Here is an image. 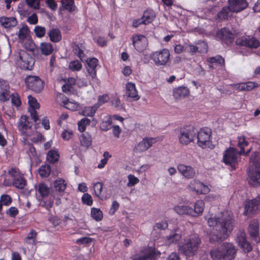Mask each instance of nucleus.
Wrapping results in <instances>:
<instances>
[{
  "instance_id": "58",
  "label": "nucleus",
  "mask_w": 260,
  "mask_h": 260,
  "mask_svg": "<svg viewBox=\"0 0 260 260\" xmlns=\"http://www.w3.org/2000/svg\"><path fill=\"white\" fill-rule=\"evenodd\" d=\"M82 201L84 204L88 206H91L92 204V199L91 196L88 193H84L82 197Z\"/></svg>"
},
{
  "instance_id": "50",
  "label": "nucleus",
  "mask_w": 260,
  "mask_h": 260,
  "mask_svg": "<svg viewBox=\"0 0 260 260\" xmlns=\"http://www.w3.org/2000/svg\"><path fill=\"white\" fill-rule=\"evenodd\" d=\"M69 68L73 71H78L81 69L82 64L79 60H74L70 63Z\"/></svg>"
},
{
  "instance_id": "13",
  "label": "nucleus",
  "mask_w": 260,
  "mask_h": 260,
  "mask_svg": "<svg viewBox=\"0 0 260 260\" xmlns=\"http://www.w3.org/2000/svg\"><path fill=\"white\" fill-rule=\"evenodd\" d=\"M37 191L39 194V200L41 201L40 204L46 209H49V202L47 200L49 196V187L45 183H40L38 184Z\"/></svg>"
},
{
  "instance_id": "16",
  "label": "nucleus",
  "mask_w": 260,
  "mask_h": 260,
  "mask_svg": "<svg viewBox=\"0 0 260 260\" xmlns=\"http://www.w3.org/2000/svg\"><path fill=\"white\" fill-rule=\"evenodd\" d=\"M241 154L236 148L230 147L225 151L223 158L224 162L232 167L237 162L238 155Z\"/></svg>"
},
{
  "instance_id": "60",
  "label": "nucleus",
  "mask_w": 260,
  "mask_h": 260,
  "mask_svg": "<svg viewBox=\"0 0 260 260\" xmlns=\"http://www.w3.org/2000/svg\"><path fill=\"white\" fill-rule=\"evenodd\" d=\"M239 142L238 143V146L240 148V150L239 152L241 153L244 152V146H247L248 145V142L245 141L244 137H239Z\"/></svg>"
},
{
  "instance_id": "3",
  "label": "nucleus",
  "mask_w": 260,
  "mask_h": 260,
  "mask_svg": "<svg viewBox=\"0 0 260 260\" xmlns=\"http://www.w3.org/2000/svg\"><path fill=\"white\" fill-rule=\"evenodd\" d=\"M201 240L196 234H191L184 240V243L179 246V250L186 257H191L197 254Z\"/></svg>"
},
{
  "instance_id": "57",
  "label": "nucleus",
  "mask_w": 260,
  "mask_h": 260,
  "mask_svg": "<svg viewBox=\"0 0 260 260\" xmlns=\"http://www.w3.org/2000/svg\"><path fill=\"white\" fill-rule=\"evenodd\" d=\"M198 51L200 53H206L208 51V45L206 42L202 41L198 44Z\"/></svg>"
},
{
  "instance_id": "32",
  "label": "nucleus",
  "mask_w": 260,
  "mask_h": 260,
  "mask_svg": "<svg viewBox=\"0 0 260 260\" xmlns=\"http://www.w3.org/2000/svg\"><path fill=\"white\" fill-rule=\"evenodd\" d=\"M189 94V89L186 87H179L173 91V96L176 100L185 98Z\"/></svg>"
},
{
  "instance_id": "51",
  "label": "nucleus",
  "mask_w": 260,
  "mask_h": 260,
  "mask_svg": "<svg viewBox=\"0 0 260 260\" xmlns=\"http://www.w3.org/2000/svg\"><path fill=\"white\" fill-rule=\"evenodd\" d=\"M61 2L66 10L71 12L74 10L73 0H61Z\"/></svg>"
},
{
  "instance_id": "45",
  "label": "nucleus",
  "mask_w": 260,
  "mask_h": 260,
  "mask_svg": "<svg viewBox=\"0 0 260 260\" xmlns=\"http://www.w3.org/2000/svg\"><path fill=\"white\" fill-rule=\"evenodd\" d=\"M59 158V153L57 149L50 150V164L57 162Z\"/></svg>"
},
{
  "instance_id": "49",
  "label": "nucleus",
  "mask_w": 260,
  "mask_h": 260,
  "mask_svg": "<svg viewBox=\"0 0 260 260\" xmlns=\"http://www.w3.org/2000/svg\"><path fill=\"white\" fill-rule=\"evenodd\" d=\"M168 226V223L166 221H162L161 222L156 223L153 228V230L152 232L153 234L156 230H165L167 229Z\"/></svg>"
},
{
  "instance_id": "33",
  "label": "nucleus",
  "mask_w": 260,
  "mask_h": 260,
  "mask_svg": "<svg viewBox=\"0 0 260 260\" xmlns=\"http://www.w3.org/2000/svg\"><path fill=\"white\" fill-rule=\"evenodd\" d=\"M155 17V15L152 10H147L144 11L141 19L144 24H149L153 21Z\"/></svg>"
},
{
  "instance_id": "36",
  "label": "nucleus",
  "mask_w": 260,
  "mask_h": 260,
  "mask_svg": "<svg viewBox=\"0 0 260 260\" xmlns=\"http://www.w3.org/2000/svg\"><path fill=\"white\" fill-rule=\"evenodd\" d=\"M61 39V35L59 29H52L50 31V40L53 42H59Z\"/></svg>"
},
{
  "instance_id": "20",
  "label": "nucleus",
  "mask_w": 260,
  "mask_h": 260,
  "mask_svg": "<svg viewBox=\"0 0 260 260\" xmlns=\"http://www.w3.org/2000/svg\"><path fill=\"white\" fill-rule=\"evenodd\" d=\"M248 232L251 238L256 242H258L259 240L258 222L256 219L252 220L248 228Z\"/></svg>"
},
{
  "instance_id": "40",
  "label": "nucleus",
  "mask_w": 260,
  "mask_h": 260,
  "mask_svg": "<svg viewBox=\"0 0 260 260\" xmlns=\"http://www.w3.org/2000/svg\"><path fill=\"white\" fill-rule=\"evenodd\" d=\"M207 61L210 63H216L222 67L224 66V59L220 55H216L214 57L207 58Z\"/></svg>"
},
{
  "instance_id": "27",
  "label": "nucleus",
  "mask_w": 260,
  "mask_h": 260,
  "mask_svg": "<svg viewBox=\"0 0 260 260\" xmlns=\"http://www.w3.org/2000/svg\"><path fill=\"white\" fill-rule=\"evenodd\" d=\"M75 84L76 79L73 77L69 78L62 87L63 92L69 95L74 94L76 92L73 86Z\"/></svg>"
},
{
  "instance_id": "24",
  "label": "nucleus",
  "mask_w": 260,
  "mask_h": 260,
  "mask_svg": "<svg viewBox=\"0 0 260 260\" xmlns=\"http://www.w3.org/2000/svg\"><path fill=\"white\" fill-rule=\"evenodd\" d=\"M154 142V140L152 138L143 139L140 142L137 146L135 148V151L136 152L140 153L146 151L150 148Z\"/></svg>"
},
{
  "instance_id": "48",
  "label": "nucleus",
  "mask_w": 260,
  "mask_h": 260,
  "mask_svg": "<svg viewBox=\"0 0 260 260\" xmlns=\"http://www.w3.org/2000/svg\"><path fill=\"white\" fill-rule=\"evenodd\" d=\"M39 174L42 178L47 177L49 176V164L41 166L39 169Z\"/></svg>"
},
{
  "instance_id": "28",
  "label": "nucleus",
  "mask_w": 260,
  "mask_h": 260,
  "mask_svg": "<svg viewBox=\"0 0 260 260\" xmlns=\"http://www.w3.org/2000/svg\"><path fill=\"white\" fill-rule=\"evenodd\" d=\"M86 69L88 74L92 78H94L96 76V68L98 65V60L95 58L87 59Z\"/></svg>"
},
{
  "instance_id": "55",
  "label": "nucleus",
  "mask_w": 260,
  "mask_h": 260,
  "mask_svg": "<svg viewBox=\"0 0 260 260\" xmlns=\"http://www.w3.org/2000/svg\"><path fill=\"white\" fill-rule=\"evenodd\" d=\"M34 31L37 37L42 38L44 37L46 33V29L45 27L36 26L35 28Z\"/></svg>"
},
{
  "instance_id": "52",
  "label": "nucleus",
  "mask_w": 260,
  "mask_h": 260,
  "mask_svg": "<svg viewBox=\"0 0 260 260\" xmlns=\"http://www.w3.org/2000/svg\"><path fill=\"white\" fill-rule=\"evenodd\" d=\"M29 29L27 26L21 28L18 32V38L20 40H24L28 35Z\"/></svg>"
},
{
  "instance_id": "5",
  "label": "nucleus",
  "mask_w": 260,
  "mask_h": 260,
  "mask_svg": "<svg viewBox=\"0 0 260 260\" xmlns=\"http://www.w3.org/2000/svg\"><path fill=\"white\" fill-rule=\"evenodd\" d=\"M258 160L259 155L257 152L252 153L249 158V183L254 186L260 184V162Z\"/></svg>"
},
{
  "instance_id": "10",
  "label": "nucleus",
  "mask_w": 260,
  "mask_h": 260,
  "mask_svg": "<svg viewBox=\"0 0 260 260\" xmlns=\"http://www.w3.org/2000/svg\"><path fill=\"white\" fill-rule=\"evenodd\" d=\"M18 62L21 69L31 70L35 64V60L26 52L22 51L19 53Z\"/></svg>"
},
{
  "instance_id": "7",
  "label": "nucleus",
  "mask_w": 260,
  "mask_h": 260,
  "mask_svg": "<svg viewBox=\"0 0 260 260\" xmlns=\"http://www.w3.org/2000/svg\"><path fill=\"white\" fill-rule=\"evenodd\" d=\"M170 52L167 49H162L151 53L150 58L157 66H166L170 60Z\"/></svg>"
},
{
  "instance_id": "14",
  "label": "nucleus",
  "mask_w": 260,
  "mask_h": 260,
  "mask_svg": "<svg viewBox=\"0 0 260 260\" xmlns=\"http://www.w3.org/2000/svg\"><path fill=\"white\" fill-rule=\"evenodd\" d=\"M236 43L238 45L245 46L250 48H256L260 44L257 39L249 36H242L237 38Z\"/></svg>"
},
{
  "instance_id": "23",
  "label": "nucleus",
  "mask_w": 260,
  "mask_h": 260,
  "mask_svg": "<svg viewBox=\"0 0 260 260\" xmlns=\"http://www.w3.org/2000/svg\"><path fill=\"white\" fill-rule=\"evenodd\" d=\"M133 44L135 48L139 52H142L146 47V38L143 35H136L132 37Z\"/></svg>"
},
{
  "instance_id": "21",
  "label": "nucleus",
  "mask_w": 260,
  "mask_h": 260,
  "mask_svg": "<svg viewBox=\"0 0 260 260\" xmlns=\"http://www.w3.org/2000/svg\"><path fill=\"white\" fill-rule=\"evenodd\" d=\"M188 188L192 191H194L198 194L206 193L208 191V188L202 182L193 180L188 185Z\"/></svg>"
},
{
  "instance_id": "30",
  "label": "nucleus",
  "mask_w": 260,
  "mask_h": 260,
  "mask_svg": "<svg viewBox=\"0 0 260 260\" xmlns=\"http://www.w3.org/2000/svg\"><path fill=\"white\" fill-rule=\"evenodd\" d=\"M174 211L178 214L183 215H193V211L192 208L187 205H178L173 208Z\"/></svg>"
},
{
  "instance_id": "42",
  "label": "nucleus",
  "mask_w": 260,
  "mask_h": 260,
  "mask_svg": "<svg viewBox=\"0 0 260 260\" xmlns=\"http://www.w3.org/2000/svg\"><path fill=\"white\" fill-rule=\"evenodd\" d=\"M231 12L230 8L229 5L227 7H224L217 14L218 17L221 20H226L230 17Z\"/></svg>"
},
{
  "instance_id": "46",
  "label": "nucleus",
  "mask_w": 260,
  "mask_h": 260,
  "mask_svg": "<svg viewBox=\"0 0 260 260\" xmlns=\"http://www.w3.org/2000/svg\"><path fill=\"white\" fill-rule=\"evenodd\" d=\"M91 215L93 219L98 221H101L103 218L102 211L97 208H93L91 209Z\"/></svg>"
},
{
  "instance_id": "34",
  "label": "nucleus",
  "mask_w": 260,
  "mask_h": 260,
  "mask_svg": "<svg viewBox=\"0 0 260 260\" xmlns=\"http://www.w3.org/2000/svg\"><path fill=\"white\" fill-rule=\"evenodd\" d=\"M160 254L156 252L154 248H149L146 254L143 256L140 257L138 260H156V256Z\"/></svg>"
},
{
  "instance_id": "17",
  "label": "nucleus",
  "mask_w": 260,
  "mask_h": 260,
  "mask_svg": "<svg viewBox=\"0 0 260 260\" xmlns=\"http://www.w3.org/2000/svg\"><path fill=\"white\" fill-rule=\"evenodd\" d=\"M28 104L29 105L28 111L30 113L31 119L35 122L39 120L37 110L40 108V104L37 99L31 95L28 96Z\"/></svg>"
},
{
  "instance_id": "15",
  "label": "nucleus",
  "mask_w": 260,
  "mask_h": 260,
  "mask_svg": "<svg viewBox=\"0 0 260 260\" xmlns=\"http://www.w3.org/2000/svg\"><path fill=\"white\" fill-rule=\"evenodd\" d=\"M198 144L199 146L205 148L210 144L211 132L208 128L201 129L198 132Z\"/></svg>"
},
{
  "instance_id": "61",
  "label": "nucleus",
  "mask_w": 260,
  "mask_h": 260,
  "mask_svg": "<svg viewBox=\"0 0 260 260\" xmlns=\"http://www.w3.org/2000/svg\"><path fill=\"white\" fill-rule=\"evenodd\" d=\"M184 48L185 52H189L192 54L198 52L197 46L185 44H184Z\"/></svg>"
},
{
  "instance_id": "64",
  "label": "nucleus",
  "mask_w": 260,
  "mask_h": 260,
  "mask_svg": "<svg viewBox=\"0 0 260 260\" xmlns=\"http://www.w3.org/2000/svg\"><path fill=\"white\" fill-rule=\"evenodd\" d=\"M181 239V236L178 234H174L170 235L168 238V240L169 243H177Z\"/></svg>"
},
{
  "instance_id": "2",
  "label": "nucleus",
  "mask_w": 260,
  "mask_h": 260,
  "mask_svg": "<svg viewBox=\"0 0 260 260\" xmlns=\"http://www.w3.org/2000/svg\"><path fill=\"white\" fill-rule=\"evenodd\" d=\"M237 249L231 243H223L218 248L211 250L210 255L213 260H232L236 254Z\"/></svg>"
},
{
  "instance_id": "41",
  "label": "nucleus",
  "mask_w": 260,
  "mask_h": 260,
  "mask_svg": "<svg viewBox=\"0 0 260 260\" xmlns=\"http://www.w3.org/2000/svg\"><path fill=\"white\" fill-rule=\"evenodd\" d=\"M80 142L82 145L89 147L91 144V138L87 133L82 134L80 137Z\"/></svg>"
},
{
  "instance_id": "4",
  "label": "nucleus",
  "mask_w": 260,
  "mask_h": 260,
  "mask_svg": "<svg viewBox=\"0 0 260 260\" xmlns=\"http://www.w3.org/2000/svg\"><path fill=\"white\" fill-rule=\"evenodd\" d=\"M8 174L11 177V179H4L3 184L5 186H13L16 188L23 189L26 186L27 180L18 168H10L8 170Z\"/></svg>"
},
{
  "instance_id": "29",
  "label": "nucleus",
  "mask_w": 260,
  "mask_h": 260,
  "mask_svg": "<svg viewBox=\"0 0 260 260\" xmlns=\"http://www.w3.org/2000/svg\"><path fill=\"white\" fill-rule=\"evenodd\" d=\"M125 94L127 96L132 98L134 101H138L140 99L135 85L131 82L127 83L126 85Z\"/></svg>"
},
{
  "instance_id": "47",
  "label": "nucleus",
  "mask_w": 260,
  "mask_h": 260,
  "mask_svg": "<svg viewBox=\"0 0 260 260\" xmlns=\"http://www.w3.org/2000/svg\"><path fill=\"white\" fill-rule=\"evenodd\" d=\"M37 237L36 232L32 229L27 235V236L25 238V242L28 244H34L36 241Z\"/></svg>"
},
{
  "instance_id": "37",
  "label": "nucleus",
  "mask_w": 260,
  "mask_h": 260,
  "mask_svg": "<svg viewBox=\"0 0 260 260\" xmlns=\"http://www.w3.org/2000/svg\"><path fill=\"white\" fill-rule=\"evenodd\" d=\"M99 107L100 105L99 104H95L91 107H85L83 111V115L86 116L92 117Z\"/></svg>"
},
{
  "instance_id": "9",
  "label": "nucleus",
  "mask_w": 260,
  "mask_h": 260,
  "mask_svg": "<svg viewBox=\"0 0 260 260\" xmlns=\"http://www.w3.org/2000/svg\"><path fill=\"white\" fill-rule=\"evenodd\" d=\"M27 87L37 93L40 92L44 88V83L39 76L28 75L25 79Z\"/></svg>"
},
{
  "instance_id": "6",
  "label": "nucleus",
  "mask_w": 260,
  "mask_h": 260,
  "mask_svg": "<svg viewBox=\"0 0 260 260\" xmlns=\"http://www.w3.org/2000/svg\"><path fill=\"white\" fill-rule=\"evenodd\" d=\"M197 133V130L193 126L186 125L181 127L178 134L179 142L182 145H188L193 141Z\"/></svg>"
},
{
  "instance_id": "63",
  "label": "nucleus",
  "mask_w": 260,
  "mask_h": 260,
  "mask_svg": "<svg viewBox=\"0 0 260 260\" xmlns=\"http://www.w3.org/2000/svg\"><path fill=\"white\" fill-rule=\"evenodd\" d=\"M6 214L11 217H15L19 213L18 209L15 207H11L6 212Z\"/></svg>"
},
{
  "instance_id": "31",
  "label": "nucleus",
  "mask_w": 260,
  "mask_h": 260,
  "mask_svg": "<svg viewBox=\"0 0 260 260\" xmlns=\"http://www.w3.org/2000/svg\"><path fill=\"white\" fill-rule=\"evenodd\" d=\"M0 23L5 28H10L17 24V20L15 17H2L0 18Z\"/></svg>"
},
{
  "instance_id": "25",
  "label": "nucleus",
  "mask_w": 260,
  "mask_h": 260,
  "mask_svg": "<svg viewBox=\"0 0 260 260\" xmlns=\"http://www.w3.org/2000/svg\"><path fill=\"white\" fill-rule=\"evenodd\" d=\"M52 181L53 183L51 188L53 191L61 193L64 191L67 187V182L64 179L58 178Z\"/></svg>"
},
{
  "instance_id": "1",
  "label": "nucleus",
  "mask_w": 260,
  "mask_h": 260,
  "mask_svg": "<svg viewBox=\"0 0 260 260\" xmlns=\"http://www.w3.org/2000/svg\"><path fill=\"white\" fill-rule=\"evenodd\" d=\"M234 219L230 212L224 211L219 217H210L207 220L209 226H213L212 233L216 240H223L227 238L234 227Z\"/></svg>"
},
{
  "instance_id": "19",
  "label": "nucleus",
  "mask_w": 260,
  "mask_h": 260,
  "mask_svg": "<svg viewBox=\"0 0 260 260\" xmlns=\"http://www.w3.org/2000/svg\"><path fill=\"white\" fill-rule=\"evenodd\" d=\"M179 172L187 179L193 178L196 175V171L190 166L179 164L177 166Z\"/></svg>"
},
{
  "instance_id": "39",
  "label": "nucleus",
  "mask_w": 260,
  "mask_h": 260,
  "mask_svg": "<svg viewBox=\"0 0 260 260\" xmlns=\"http://www.w3.org/2000/svg\"><path fill=\"white\" fill-rule=\"evenodd\" d=\"M112 119L110 116H107L100 124L102 130L107 131L112 127Z\"/></svg>"
},
{
  "instance_id": "22",
  "label": "nucleus",
  "mask_w": 260,
  "mask_h": 260,
  "mask_svg": "<svg viewBox=\"0 0 260 260\" xmlns=\"http://www.w3.org/2000/svg\"><path fill=\"white\" fill-rule=\"evenodd\" d=\"M217 37L227 44L234 41V35L225 28H222L217 32Z\"/></svg>"
},
{
  "instance_id": "56",
  "label": "nucleus",
  "mask_w": 260,
  "mask_h": 260,
  "mask_svg": "<svg viewBox=\"0 0 260 260\" xmlns=\"http://www.w3.org/2000/svg\"><path fill=\"white\" fill-rule=\"evenodd\" d=\"M10 90H0V101L5 102L8 101L10 96Z\"/></svg>"
},
{
  "instance_id": "54",
  "label": "nucleus",
  "mask_w": 260,
  "mask_h": 260,
  "mask_svg": "<svg viewBox=\"0 0 260 260\" xmlns=\"http://www.w3.org/2000/svg\"><path fill=\"white\" fill-rule=\"evenodd\" d=\"M28 6L34 9H39L40 7V0H26Z\"/></svg>"
},
{
  "instance_id": "8",
  "label": "nucleus",
  "mask_w": 260,
  "mask_h": 260,
  "mask_svg": "<svg viewBox=\"0 0 260 260\" xmlns=\"http://www.w3.org/2000/svg\"><path fill=\"white\" fill-rule=\"evenodd\" d=\"M18 128L22 135L31 137L35 131L33 128V123L30 121L29 118L26 115H22L19 120Z\"/></svg>"
},
{
  "instance_id": "26",
  "label": "nucleus",
  "mask_w": 260,
  "mask_h": 260,
  "mask_svg": "<svg viewBox=\"0 0 260 260\" xmlns=\"http://www.w3.org/2000/svg\"><path fill=\"white\" fill-rule=\"evenodd\" d=\"M23 143L24 149L29 156L30 159L31 161L36 159L37 158V153L33 144L27 142L26 139H24Z\"/></svg>"
},
{
  "instance_id": "35",
  "label": "nucleus",
  "mask_w": 260,
  "mask_h": 260,
  "mask_svg": "<svg viewBox=\"0 0 260 260\" xmlns=\"http://www.w3.org/2000/svg\"><path fill=\"white\" fill-rule=\"evenodd\" d=\"M237 88L240 91H250L254 87L258 86V84L254 82L241 83L237 85Z\"/></svg>"
},
{
  "instance_id": "18",
  "label": "nucleus",
  "mask_w": 260,
  "mask_h": 260,
  "mask_svg": "<svg viewBox=\"0 0 260 260\" xmlns=\"http://www.w3.org/2000/svg\"><path fill=\"white\" fill-rule=\"evenodd\" d=\"M228 5L232 13H238L245 10L248 4L246 0H228Z\"/></svg>"
},
{
  "instance_id": "38",
  "label": "nucleus",
  "mask_w": 260,
  "mask_h": 260,
  "mask_svg": "<svg viewBox=\"0 0 260 260\" xmlns=\"http://www.w3.org/2000/svg\"><path fill=\"white\" fill-rule=\"evenodd\" d=\"M204 203L202 200H198L194 204V208L193 210V215L192 216H196L201 214L204 210Z\"/></svg>"
},
{
  "instance_id": "12",
  "label": "nucleus",
  "mask_w": 260,
  "mask_h": 260,
  "mask_svg": "<svg viewBox=\"0 0 260 260\" xmlns=\"http://www.w3.org/2000/svg\"><path fill=\"white\" fill-rule=\"evenodd\" d=\"M56 100L59 105L63 106L64 108L71 111H77L80 108V105L78 103L70 101L69 98L63 93H60L57 94Z\"/></svg>"
},
{
  "instance_id": "11",
  "label": "nucleus",
  "mask_w": 260,
  "mask_h": 260,
  "mask_svg": "<svg viewBox=\"0 0 260 260\" xmlns=\"http://www.w3.org/2000/svg\"><path fill=\"white\" fill-rule=\"evenodd\" d=\"M259 205L260 195L253 200L246 201L244 206L243 214L245 216H250L255 214L259 209Z\"/></svg>"
},
{
  "instance_id": "53",
  "label": "nucleus",
  "mask_w": 260,
  "mask_h": 260,
  "mask_svg": "<svg viewBox=\"0 0 260 260\" xmlns=\"http://www.w3.org/2000/svg\"><path fill=\"white\" fill-rule=\"evenodd\" d=\"M1 201L2 205L9 206L11 204L12 200L9 195L4 194L1 197Z\"/></svg>"
},
{
  "instance_id": "44",
  "label": "nucleus",
  "mask_w": 260,
  "mask_h": 260,
  "mask_svg": "<svg viewBox=\"0 0 260 260\" xmlns=\"http://www.w3.org/2000/svg\"><path fill=\"white\" fill-rule=\"evenodd\" d=\"M18 13L23 17H27L31 14L28 8H25L23 3H20L18 7Z\"/></svg>"
},
{
  "instance_id": "62",
  "label": "nucleus",
  "mask_w": 260,
  "mask_h": 260,
  "mask_svg": "<svg viewBox=\"0 0 260 260\" xmlns=\"http://www.w3.org/2000/svg\"><path fill=\"white\" fill-rule=\"evenodd\" d=\"M239 245L245 253H248L252 249V246L247 241L240 244Z\"/></svg>"
},
{
  "instance_id": "43",
  "label": "nucleus",
  "mask_w": 260,
  "mask_h": 260,
  "mask_svg": "<svg viewBox=\"0 0 260 260\" xmlns=\"http://www.w3.org/2000/svg\"><path fill=\"white\" fill-rule=\"evenodd\" d=\"M10 98H11V103L13 106L19 107L21 105L20 97L18 93H13L11 94Z\"/></svg>"
},
{
  "instance_id": "59",
  "label": "nucleus",
  "mask_w": 260,
  "mask_h": 260,
  "mask_svg": "<svg viewBox=\"0 0 260 260\" xmlns=\"http://www.w3.org/2000/svg\"><path fill=\"white\" fill-rule=\"evenodd\" d=\"M40 50L42 54L45 55H49V43L43 42L41 43L40 46Z\"/></svg>"
}]
</instances>
